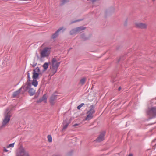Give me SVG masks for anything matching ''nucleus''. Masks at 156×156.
I'll return each instance as SVG.
<instances>
[{
  "label": "nucleus",
  "mask_w": 156,
  "mask_h": 156,
  "mask_svg": "<svg viewBox=\"0 0 156 156\" xmlns=\"http://www.w3.org/2000/svg\"><path fill=\"white\" fill-rule=\"evenodd\" d=\"M27 74L29 80L27 82L26 84L21 87V89H23V92L27 91L30 96H33L36 90L34 89L32 87L30 81L31 78L30 77V73L28 72H27Z\"/></svg>",
  "instance_id": "f257e3e1"
},
{
  "label": "nucleus",
  "mask_w": 156,
  "mask_h": 156,
  "mask_svg": "<svg viewBox=\"0 0 156 156\" xmlns=\"http://www.w3.org/2000/svg\"><path fill=\"white\" fill-rule=\"evenodd\" d=\"M11 109L9 108H7L3 114V118L2 119V125L1 127H4L9 123L10 118L11 116L10 113Z\"/></svg>",
  "instance_id": "f03ea898"
},
{
  "label": "nucleus",
  "mask_w": 156,
  "mask_h": 156,
  "mask_svg": "<svg viewBox=\"0 0 156 156\" xmlns=\"http://www.w3.org/2000/svg\"><path fill=\"white\" fill-rule=\"evenodd\" d=\"M32 74V78L33 80L32 83V84L36 87L38 85V82L36 79L39 78V75H41V74L40 72V69L38 67H37L33 70Z\"/></svg>",
  "instance_id": "7ed1b4c3"
},
{
  "label": "nucleus",
  "mask_w": 156,
  "mask_h": 156,
  "mask_svg": "<svg viewBox=\"0 0 156 156\" xmlns=\"http://www.w3.org/2000/svg\"><path fill=\"white\" fill-rule=\"evenodd\" d=\"M60 64V62H57V59L55 58H52L50 67L51 71V76L54 74L56 72Z\"/></svg>",
  "instance_id": "20e7f679"
},
{
  "label": "nucleus",
  "mask_w": 156,
  "mask_h": 156,
  "mask_svg": "<svg viewBox=\"0 0 156 156\" xmlns=\"http://www.w3.org/2000/svg\"><path fill=\"white\" fill-rule=\"evenodd\" d=\"M51 48L49 47H45L40 51L41 58H44L48 57L50 54Z\"/></svg>",
  "instance_id": "39448f33"
},
{
  "label": "nucleus",
  "mask_w": 156,
  "mask_h": 156,
  "mask_svg": "<svg viewBox=\"0 0 156 156\" xmlns=\"http://www.w3.org/2000/svg\"><path fill=\"white\" fill-rule=\"evenodd\" d=\"M90 110L87 112V116L85 119V120H89L93 117V114L95 112L93 106H91L90 107Z\"/></svg>",
  "instance_id": "423d86ee"
},
{
  "label": "nucleus",
  "mask_w": 156,
  "mask_h": 156,
  "mask_svg": "<svg viewBox=\"0 0 156 156\" xmlns=\"http://www.w3.org/2000/svg\"><path fill=\"white\" fill-rule=\"evenodd\" d=\"M20 156H30L29 152L28 151H26V149L23 147H20Z\"/></svg>",
  "instance_id": "0eeeda50"
},
{
  "label": "nucleus",
  "mask_w": 156,
  "mask_h": 156,
  "mask_svg": "<svg viewBox=\"0 0 156 156\" xmlns=\"http://www.w3.org/2000/svg\"><path fill=\"white\" fill-rule=\"evenodd\" d=\"M135 25L136 27L141 28H146L147 27L146 24L140 22H136Z\"/></svg>",
  "instance_id": "6e6552de"
},
{
  "label": "nucleus",
  "mask_w": 156,
  "mask_h": 156,
  "mask_svg": "<svg viewBox=\"0 0 156 156\" xmlns=\"http://www.w3.org/2000/svg\"><path fill=\"white\" fill-rule=\"evenodd\" d=\"M70 123V121L68 119H66L64 121L63 123V126L62 130H65L67 127Z\"/></svg>",
  "instance_id": "1a4fd4ad"
},
{
  "label": "nucleus",
  "mask_w": 156,
  "mask_h": 156,
  "mask_svg": "<svg viewBox=\"0 0 156 156\" xmlns=\"http://www.w3.org/2000/svg\"><path fill=\"white\" fill-rule=\"evenodd\" d=\"M57 98V96L53 94L51 97L50 100V102L52 105H54L55 103V101Z\"/></svg>",
  "instance_id": "9d476101"
},
{
  "label": "nucleus",
  "mask_w": 156,
  "mask_h": 156,
  "mask_svg": "<svg viewBox=\"0 0 156 156\" xmlns=\"http://www.w3.org/2000/svg\"><path fill=\"white\" fill-rule=\"evenodd\" d=\"M105 132H103L101 133L99 136L97 138L96 141L98 142H101L104 139V136L105 135Z\"/></svg>",
  "instance_id": "9b49d317"
},
{
  "label": "nucleus",
  "mask_w": 156,
  "mask_h": 156,
  "mask_svg": "<svg viewBox=\"0 0 156 156\" xmlns=\"http://www.w3.org/2000/svg\"><path fill=\"white\" fill-rule=\"evenodd\" d=\"M85 29V28L83 27H80L77 28L75 30H72L70 32V34H72V32H78L80 31L81 30H83Z\"/></svg>",
  "instance_id": "f8f14e48"
},
{
  "label": "nucleus",
  "mask_w": 156,
  "mask_h": 156,
  "mask_svg": "<svg viewBox=\"0 0 156 156\" xmlns=\"http://www.w3.org/2000/svg\"><path fill=\"white\" fill-rule=\"evenodd\" d=\"M63 28H59L55 33H54L52 36V38L53 39L55 38L58 35V32L62 30Z\"/></svg>",
  "instance_id": "ddd939ff"
},
{
  "label": "nucleus",
  "mask_w": 156,
  "mask_h": 156,
  "mask_svg": "<svg viewBox=\"0 0 156 156\" xmlns=\"http://www.w3.org/2000/svg\"><path fill=\"white\" fill-rule=\"evenodd\" d=\"M151 112L153 116H156V108H153L151 111Z\"/></svg>",
  "instance_id": "4468645a"
},
{
  "label": "nucleus",
  "mask_w": 156,
  "mask_h": 156,
  "mask_svg": "<svg viewBox=\"0 0 156 156\" xmlns=\"http://www.w3.org/2000/svg\"><path fill=\"white\" fill-rule=\"evenodd\" d=\"M49 66V64L47 62H45L44 63L43 65L42 66L44 69L43 71H46L48 68Z\"/></svg>",
  "instance_id": "2eb2a0df"
},
{
  "label": "nucleus",
  "mask_w": 156,
  "mask_h": 156,
  "mask_svg": "<svg viewBox=\"0 0 156 156\" xmlns=\"http://www.w3.org/2000/svg\"><path fill=\"white\" fill-rule=\"evenodd\" d=\"M23 89H21V88L18 91L15 92L13 94V96L14 97H16L20 93L21 90Z\"/></svg>",
  "instance_id": "dca6fc26"
},
{
  "label": "nucleus",
  "mask_w": 156,
  "mask_h": 156,
  "mask_svg": "<svg viewBox=\"0 0 156 156\" xmlns=\"http://www.w3.org/2000/svg\"><path fill=\"white\" fill-rule=\"evenodd\" d=\"M86 81V78H83L80 81V83L82 85H83L84 84Z\"/></svg>",
  "instance_id": "f3484780"
},
{
  "label": "nucleus",
  "mask_w": 156,
  "mask_h": 156,
  "mask_svg": "<svg viewBox=\"0 0 156 156\" xmlns=\"http://www.w3.org/2000/svg\"><path fill=\"white\" fill-rule=\"evenodd\" d=\"M41 98L43 101H44V102L45 103L46 102L47 96L46 94H44Z\"/></svg>",
  "instance_id": "a211bd4d"
},
{
  "label": "nucleus",
  "mask_w": 156,
  "mask_h": 156,
  "mask_svg": "<svg viewBox=\"0 0 156 156\" xmlns=\"http://www.w3.org/2000/svg\"><path fill=\"white\" fill-rule=\"evenodd\" d=\"M48 139V141L49 142H51L52 141V138L50 135H48L47 136Z\"/></svg>",
  "instance_id": "6ab92c4d"
},
{
  "label": "nucleus",
  "mask_w": 156,
  "mask_h": 156,
  "mask_svg": "<svg viewBox=\"0 0 156 156\" xmlns=\"http://www.w3.org/2000/svg\"><path fill=\"white\" fill-rule=\"evenodd\" d=\"M37 65V63L35 61H34L31 63V65L33 67H34Z\"/></svg>",
  "instance_id": "aec40b11"
},
{
  "label": "nucleus",
  "mask_w": 156,
  "mask_h": 156,
  "mask_svg": "<svg viewBox=\"0 0 156 156\" xmlns=\"http://www.w3.org/2000/svg\"><path fill=\"white\" fill-rule=\"evenodd\" d=\"M14 143H13L11 144H10L8 146H7V148H9V147H13L14 146Z\"/></svg>",
  "instance_id": "412c9836"
},
{
  "label": "nucleus",
  "mask_w": 156,
  "mask_h": 156,
  "mask_svg": "<svg viewBox=\"0 0 156 156\" xmlns=\"http://www.w3.org/2000/svg\"><path fill=\"white\" fill-rule=\"evenodd\" d=\"M84 105V103H81L80 105L78 106L77 108L78 109H80V108Z\"/></svg>",
  "instance_id": "4be33fe9"
},
{
  "label": "nucleus",
  "mask_w": 156,
  "mask_h": 156,
  "mask_svg": "<svg viewBox=\"0 0 156 156\" xmlns=\"http://www.w3.org/2000/svg\"><path fill=\"white\" fill-rule=\"evenodd\" d=\"M43 101V100H42V98H41L40 99H39L38 101H37V102H41L42 101Z\"/></svg>",
  "instance_id": "5701e85b"
},
{
  "label": "nucleus",
  "mask_w": 156,
  "mask_h": 156,
  "mask_svg": "<svg viewBox=\"0 0 156 156\" xmlns=\"http://www.w3.org/2000/svg\"><path fill=\"white\" fill-rule=\"evenodd\" d=\"M4 151L6 152H7L8 151L5 148H4Z\"/></svg>",
  "instance_id": "b1692460"
},
{
  "label": "nucleus",
  "mask_w": 156,
  "mask_h": 156,
  "mask_svg": "<svg viewBox=\"0 0 156 156\" xmlns=\"http://www.w3.org/2000/svg\"><path fill=\"white\" fill-rule=\"evenodd\" d=\"M79 125L78 124H75L73 125V126H78Z\"/></svg>",
  "instance_id": "393cba45"
},
{
  "label": "nucleus",
  "mask_w": 156,
  "mask_h": 156,
  "mask_svg": "<svg viewBox=\"0 0 156 156\" xmlns=\"http://www.w3.org/2000/svg\"><path fill=\"white\" fill-rule=\"evenodd\" d=\"M121 89V87H119V90H120Z\"/></svg>",
  "instance_id": "a878e982"
},
{
  "label": "nucleus",
  "mask_w": 156,
  "mask_h": 156,
  "mask_svg": "<svg viewBox=\"0 0 156 156\" xmlns=\"http://www.w3.org/2000/svg\"><path fill=\"white\" fill-rule=\"evenodd\" d=\"M129 156H133L132 154H129Z\"/></svg>",
  "instance_id": "bb28decb"
},
{
  "label": "nucleus",
  "mask_w": 156,
  "mask_h": 156,
  "mask_svg": "<svg viewBox=\"0 0 156 156\" xmlns=\"http://www.w3.org/2000/svg\"><path fill=\"white\" fill-rule=\"evenodd\" d=\"M53 156H59L58 155H53Z\"/></svg>",
  "instance_id": "cd10ccee"
},
{
  "label": "nucleus",
  "mask_w": 156,
  "mask_h": 156,
  "mask_svg": "<svg viewBox=\"0 0 156 156\" xmlns=\"http://www.w3.org/2000/svg\"><path fill=\"white\" fill-rule=\"evenodd\" d=\"M80 20L79 21H80ZM79 21V20L76 21H75V22H77V21Z\"/></svg>",
  "instance_id": "c85d7f7f"
},
{
  "label": "nucleus",
  "mask_w": 156,
  "mask_h": 156,
  "mask_svg": "<svg viewBox=\"0 0 156 156\" xmlns=\"http://www.w3.org/2000/svg\"><path fill=\"white\" fill-rule=\"evenodd\" d=\"M153 1H154L155 0H152Z\"/></svg>",
  "instance_id": "c756f323"
}]
</instances>
